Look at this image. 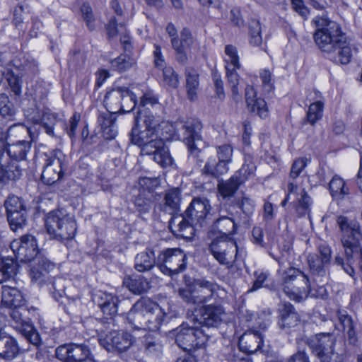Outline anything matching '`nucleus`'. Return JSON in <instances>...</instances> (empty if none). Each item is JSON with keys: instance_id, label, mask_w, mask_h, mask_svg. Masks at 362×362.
Returning <instances> with one entry per match:
<instances>
[{"instance_id": "nucleus-11", "label": "nucleus", "mask_w": 362, "mask_h": 362, "mask_svg": "<svg viewBox=\"0 0 362 362\" xmlns=\"http://www.w3.org/2000/svg\"><path fill=\"white\" fill-rule=\"evenodd\" d=\"M186 255L179 248H168L161 251L156 258V265L164 274H177L186 268Z\"/></svg>"}, {"instance_id": "nucleus-12", "label": "nucleus", "mask_w": 362, "mask_h": 362, "mask_svg": "<svg viewBox=\"0 0 362 362\" xmlns=\"http://www.w3.org/2000/svg\"><path fill=\"white\" fill-rule=\"evenodd\" d=\"M206 336L197 325L183 323L177 329L175 341L184 351H189L205 343Z\"/></svg>"}, {"instance_id": "nucleus-57", "label": "nucleus", "mask_w": 362, "mask_h": 362, "mask_svg": "<svg viewBox=\"0 0 362 362\" xmlns=\"http://www.w3.org/2000/svg\"><path fill=\"white\" fill-rule=\"evenodd\" d=\"M81 12L88 28L93 30L95 29V17L91 7L88 4H83L81 7Z\"/></svg>"}, {"instance_id": "nucleus-32", "label": "nucleus", "mask_w": 362, "mask_h": 362, "mask_svg": "<svg viewBox=\"0 0 362 362\" xmlns=\"http://www.w3.org/2000/svg\"><path fill=\"white\" fill-rule=\"evenodd\" d=\"M119 301L117 296L106 292L100 293L97 300L103 314L110 317L117 313Z\"/></svg>"}, {"instance_id": "nucleus-20", "label": "nucleus", "mask_w": 362, "mask_h": 362, "mask_svg": "<svg viewBox=\"0 0 362 362\" xmlns=\"http://www.w3.org/2000/svg\"><path fill=\"white\" fill-rule=\"evenodd\" d=\"M211 204L206 198L196 197L192 199L185 211L187 217L202 227L211 222L214 214L211 213Z\"/></svg>"}, {"instance_id": "nucleus-24", "label": "nucleus", "mask_w": 362, "mask_h": 362, "mask_svg": "<svg viewBox=\"0 0 362 362\" xmlns=\"http://www.w3.org/2000/svg\"><path fill=\"white\" fill-rule=\"evenodd\" d=\"M200 317L191 316L189 320L197 325H204L208 327H218L223 320L224 310L221 305L210 304L202 307L199 310Z\"/></svg>"}, {"instance_id": "nucleus-27", "label": "nucleus", "mask_w": 362, "mask_h": 362, "mask_svg": "<svg viewBox=\"0 0 362 362\" xmlns=\"http://www.w3.org/2000/svg\"><path fill=\"white\" fill-rule=\"evenodd\" d=\"M278 313V325L281 329L288 331L297 326L300 322L298 314L293 305L288 302L279 305Z\"/></svg>"}, {"instance_id": "nucleus-51", "label": "nucleus", "mask_w": 362, "mask_h": 362, "mask_svg": "<svg viewBox=\"0 0 362 362\" xmlns=\"http://www.w3.org/2000/svg\"><path fill=\"white\" fill-rule=\"evenodd\" d=\"M225 53L227 56L226 59V66H233V69H240V64L235 47L228 45L225 47Z\"/></svg>"}, {"instance_id": "nucleus-4", "label": "nucleus", "mask_w": 362, "mask_h": 362, "mask_svg": "<svg viewBox=\"0 0 362 362\" xmlns=\"http://www.w3.org/2000/svg\"><path fill=\"white\" fill-rule=\"evenodd\" d=\"M277 273L282 290L288 298L296 302H301L308 298L311 285L308 276L303 272L291 266L284 268L279 263Z\"/></svg>"}, {"instance_id": "nucleus-47", "label": "nucleus", "mask_w": 362, "mask_h": 362, "mask_svg": "<svg viewBox=\"0 0 362 362\" xmlns=\"http://www.w3.org/2000/svg\"><path fill=\"white\" fill-rule=\"evenodd\" d=\"M135 60L127 54H121L111 61V66L119 71H125L135 64Z\"/></svg>"}, {"instance_id": "nucleus-14", "label": "nucleus", "mask_w": 362, "mask_h": 362, "mask_svg": "<svg viewBox=\"0 0 362 362\" xmlns=\"http://www.w3.org/2000/svg\"><path fill=\"white\" fill-rule=\"evenodd\" d=\"M177 126H180L179 130L181 132L182 140L187 146L190 156L197 158L200 153L199 146L202 143L201 122L191 119L177 123Z\"/></svg>"}, {"instance_id": "nucleus-26", "label": "nucleus", "mask_w": 362, "mask_h": 362, "mask_svg": "<svg viewBox=\"0 0 362 362\" xmlns=\"http://www.w3.org/2000/svg\"><path fill=\"white\" fill-rule=\"evenodd\" d=\"M195 226L197 224L187 217L185 214L173 216L169 222L170 231L176 236L186 239L193 237Z\"/></svg>"}, {"instance_id": "nucleus-25", "label": "nucleus", "mask_w": 362, "mask_h": 362, "mask_svg": "<svg viewBox=\"0 0 362 362\" xmlns=\"http://www.w3.org/2000/svg\"><path fill=\"white\" fill-rule=\"evenodd\" d=\"M288 194L295 196L296 201V209L300 216H304L310 211L311 199L308 195L304 187L298 180H290L288 183Z\"/></svg>"}, {"instance_id": "nucleus-59", "label": "nucleus", "mask_w": 362, "mask_h": 362, "mask_svg": "<svg viewBox=\"0 0 362 362\" xmlns=\"http://www.w3.org/2000/svg\"><path fill=\"white\" fill-rule=\"evenodd\" d=\"M343 332L349 344L356 345L358 342V335L356 331V322L354 321L346 327Z\"/></svg>"}, {"instance_id": "nucleus-8", "label": "nucleus", "mask_w": 362, "mask_h": 362, "mask_svg": "<svg viewBox=\"0 0 362 362\" xmlns=\"http://www.w3.org/2000/svg\"><path fill=\"white\" fill-rule=\"evenodd\" d=\"M336 337L331 332H321L310 337L307 344L322 362H343V355L334 351Z\"/></svg>"}, {"instance_id": "nucleus-15", "label": "nucleus", "mask_w": 362, "mask_h": 362, "mask_svg": "<svg viewBox=\"0 0 362 362\" xmlns=\"http://www.w3.org/2000/svg\"><path fill=\"white\" fill-rule=\"evenodd\" d=\"M126 99L129 100V105H127V107L134 110L137 105L136 94L128 88L118 86L107 92L104 103L108 112L117 113L124 110V105L122 103V100Z\"/></svg>"}, {"instance_id": "nucleus-52", "label": "nucleus", "mask_w": 362, "mask_h": 362, "mask_svg": "<svg viewBox=\"0 0 362 362\" xmlns=\"http://www.w3.org/2000/svg\"><path fill=\"white\" fill-rule=\"evenodd\" d=\"M15 114L13 103L6 94H0V115L3 117H11Z\"/></svg>"}, {"instance_id": "nucleus-16", "label": "nucleus", "mask_w": 362, "mask_h": 362, "mask_svg": "<svg viewBox=\"0 0 362 362\" xmlns=\"http://www.w3.org/2000/svg\"><path fill=\"white\" fill-rule=\"evenodd\" d=\"M216 149L218 161L215 158H210L202 169L204 174L214 177H218L228 172V165L231 163L233 157V148L228 144L217 146Z\"/></svg>"}, {"instance_id": "nucleus-23", "label": "nucleus", "mask_w": 362, "mask_h": 362, "mask_svg": "<svg viewBox=\"0 0 362 362\" xmlns=\"http://www.w3.org/2000/svg\"><path fill=\"white\" fill-rule=\"evenodd\" d=\"M267 325H260L259 329H250L244 332L238 340V347L240 351L252 354L262 349L264 344L263 332L267 329Z\"/></svg>"}, {"instance_id": "nucleus-6", "label": "nucleus", "mask_w": 362, "mask_h": 362, "mask_svg": "<svg viewBox=\"0 0 362 362\" xmlns=\"http://www.w3.org/2000/svg\"><path fill=\"white\" fill-rule=\"evenodd\" d=\"M45 226L47 233L53 238L64 241L73 239L76 233V223L74 217L62 210L50 211L46 217Z\"/></svg>"}, {"instance_id": "nucleus-37", "label": "nucleus", "mask_w": 362, "mask_h": 362, "mask_svg": "<svg viewBox=\"0 0 362 362\" xmlns=\"http://www.w3.org/2000/svg\"><path fill=\"white\" fill-rule=\"evenodd\" d=\"M242 184L243 179L238 176V174H234L230 179L219 182L218 185V192L224 198L230 197Z\"/></svg>"}, {"instance_id": "nucleus-58", "label": "nucleus", "mask_w": 362, "mask_h": 362, "mask_svg": "<svg viewBox=\"0 0 362 362\" xmlns=\"http://www.w3.org/2000/svg\"><path fill=\"white\" fill-rule=\"evenodd\" d=\"M254 276L255 277V280L252 288L249 290V291H255L262 287H267V284H266L269 274L267 272H255L254 273Z\"/></svg>"}, {"instance_id": "nucleus-31", "label": "nucleus", "mask_w": 362, "mask_h": 362, "mask_svg": "<svg viewBox=\"0 0 362 362\" xmlns=\"http://www.w3.org/2000/svg\"><path fill=\"white\" fill-rule=\"evenodd\" d=\"M19 353V347L16 339L6 332H0V357L13 359Z\"/></svg>"}, {"instance_id": "nucleus-28", "label": "nucleus", "mask_w": 362, "mask_h": 362, "mask_svg": "<svg viewBox=\"0 0 362 362\" xmlns=\"http://www.w3.org/2000/svg\"><path fill=\"white\" fill-rule=\"evenodd\" d=\"M32 262L30 270L32 280L39 284L45 282L48 273L54 269V264L44 256H39Z\"/></svg>"}, {"instance_id": "nucleus-5", "label": "nucleus", "mask_w": 362, "mask_h": 362, "mask_svg": "<svg viewBox=\"0 0 362 362\" xmlns=\"http://www.w3.org/2000/svg\"><path fill=\"white\" fill-rule=\"evenodd\" d=\"M337 223L342 233L341 241L347 260H353L354 256L358 254V267L362 272V248L360 247L362 232L359 223L344 216H338Z\"/></svg>"}, {"instance_id": "nucleus-18", "label": "nucleus", "mask_w": 362, "mask_h": 362, "mask_svg": "<svg viewBox=\"0 0 362 362\" xmlns=\"http://www.w3.org/2000/svg\"><path fill=\"white\" fill-rule=\"evenodd\" d=\"M56 356L64 362H98L85 344H69L59 346Z\"/></svg>"}, {"instance_id": "nucleus-46", "label": "nucleus", "mask_w": 362, "mask_h": 362, "mask_svg": "<svg viewBox=\"0 0 362 362\" xmlns=\"http://www.w3.org/2000/svg\"><path fill=\"white\" fill-rule=\"evenodd\" d=\"M308 262L310 271L319 276H323L325 274V267L328 264L324 262V260L320 258L317 255L310 254L308 256Z\"/></svg>"}, {"instance_id": "nucleus-53", "label": "nucleus", "mask_w": 362, "mask_h": 362, "mask_svg": "<svg viewBox=\"0 0 362 362\" xmlns=\"http://www.w3.org/2000/svg\"><path fill=\"white\" fill-rule=\"evenodd\" d=\"M163 81L169 86L177 88L179 85L178 74L171 66H167L163 69Z\"/></svg>"}, {"instance_id": "nucleus-44", "label": "nucleus", "mask_w": 362, "mask_h": 362, "mask_svg": "<svg viewBox=\"0 0 362 362\" xmlns=\"http://www.w3.org/2000/svg\"><path fill=\"white\" fill-rule=\"evenodd\" d=\"M226 76L228 84L231 88L233 99L238 100L240 98L239 94L238 85L240 82L239 76L236 71L238 69H233V66H226Z\"/></svg>"}, {"instance_id": "nucleus-33", "label": "nucleus", "mask_w": 362, "mask_h": 362, "mask_svg": "<svg viewBox=\"0 0 362 362\" xmlns=\"http://www.w3.org/2000/svg\"><path fill=\"white\" fill-rule=\"evenodd\" d=\"M180 190L177 188L171 189L165 194L160 209L173 216H176L175 214L180 211Z\"/></svg>"}, {"instance_id": "nucleus-43", "label": "nucleus", "mask_w": 362, "mask_h": 362, "mask_svg": "<svg viewBox=\"0 0 362 362\" xmlns=\"http://www.w3.org/2000/svg\"><path fill=\"white\" fill-rule=\"evenodd\" d=\"M140 110L148 111L151 107L153 109H160L161 105L158 102L157 96L152 91H146L140 97L139 103Z\"/></svg>"}, {"instance_id": "nucleus-42", "label": "nucleus", "mask_w": 362, "mask_h": 362, "mask_svg": "<svg viewBox=\"0 0 362 362\" xmlns=\"http://www.w3.org/2000/svg\"><path fill=\"white\" fill-rule=\"evenodd\" d=\"M248 42L252 47L262 45V27L259 21L253 19L249 23Z\"/></svg>"}, {"instance_id": "nucleus-60", "label": "nucleus", "mask_w": 362, "mask_h": 362, "mask_svg": "<svg viewBox=\"0 0 362 362\" xmlns=\"http://www.w3.org/2000/svg\"><path fill=\"white\" fill-rule=\"evenodd\" d=\"M230 20L233 25L239 28H243L245 25V21L240 9L238 8H233L230 10Z\"/></svg>"}, {"instance_id": "nucleus-56", "label": "nucleus", "mask_w": 362, "mask_h": 362, "mask_svg": "<svg viewBox=\"0 0 362 362\" xmlns=\"http://www.w3.org/2000/svg\"><path fill=\"white\" fill-rule=\"evenodd\" d=\"M308 161L306 158H300L294 161L291 169L290 180H298L299 175L307 165Z\"/></svg>"}, {"instance_id": "nucleus-64", "label": "nucleus", "mask_w": 362, "mask_h": 362, "mask_svg": "<svg viewBox=\"0 0 362 362\" xmlns=\"http://www.w3.org/2000/svg\"><path fill=\"white\" fill-rule=\"evenodd\" d=\"M24 112L28 119L33 124H40L42 121V115L40 114L37 108L25 110Z\"/></svg>"}, {"instance_id": "nucleus-3", "label": "nucleus", "mask_w": 362, "mask_h": 362, "mask_svg": "<svg viewBox=\"0 0 362 362\" xmlns=\"http://www.w3.org/2000/svg\"><path fill=\"white\" fill-rule=\"evenodd\" d=\"M166 313L149 298H141L132 306L127 314L129 323L135 329L157 331L165 321Z\"/></svg>"}, {"instance_id": "nucleus-17", "label": "nucleus", "mask_w": 362, "mask_h": 362, "mask_svg": "<svg viewBox=\"0 0 362 362\" xmlns=\"http://www.w3.org/2000/svg\"><path fill=\"white\" fill-rule=\"evenodd\" d=\"M11 249L21 262H30L39 256L38 246L35 236L26 234L11 243Z\"/></svg>"}, {"instance_id": "nucleus-29", "label": "nucleus", "mask_w": 362, "mask_h": 362, "mask_svg": "<svg viewBox=\"0 0 362 362\" xmlns=\"http://www.w3.org/2000/svg\"><path fill=\"white\" fill-rule=\"evenodd\" d=\"M211 222L213 223L214 228L221 233L231 235L235 233L236 225L226 211L218 210L217 216L214 214Z\"/></svg>"}, {"instance_id": "nucleus-41", "label": "nucleus", "mask_w": 362, "mask_h": 362, "mask_svg": "<svg viewBox=\"0 0 362 362\" xmlns=\"http://www.w3.org/2000/svg\"><path fill=\"white\" fill-rule=\"evenodd\" d=\"M18 269L12 258L0 257V284L13 276Z\"/></svg>"}, {"instance_id": "nucleus-22", "label": "nucleus", "mask_w": 362, "mask_h": 362, "mask_svg": "<svg viewBox=\"0 0 362 362\" xmlns=\"http://www.w3.org/2000/svg\"><path fill=\"white\" fill-rule=\"evenodd\" d=\"M100 344L107 351H127L133 343L132 334L124 332L111 331L98 339Z\"/></svg>"}, {"instance_id": "nucleus-1", "label": "nucleus", "mask_w": 362, "mask_h": 362, "mask_svg": "<svg viewBox=\"0 0 362 362\" xmlns=\"http://www.w3.org/2000/svg\"><path fill=\"white\" fill-rule=\"evenodd\" d=\"M135 126L131 132V141L141 147L142 153L153 155V159L160 166L165 168L173 165V160L170 155L165 140L168 137L164 135V129L172 127L150 111L140 110L134 118Z\"/></svg>"}, {"instance_id": "nucleus-50", "label": "nucleus", "mask_w": 362, "mask_h": 362, "mask_svg": "<svg viewBox=\"0 0 362 362\" xmlns=\"http://www.w3.org/2000/svg\"><path fill=\"white\" fill-rule=\"evenodd\" d=\"M247 106L250 110L258 115L261 118H266L269 115V110L266 102L262 98H257Z\"/></svg>"}, {"instance_id": "nucleus-9", "label": "nucleus", "mask_w": 362, "mask_h": 362, "mask_svg": "<svg viewBox=\"0 0 362 362\" xmlns=\"http://www.w3.org/2000/svg\"><path fill=\"white\" fill-rule=\"evenodd\" d=\"M30 143L26 141H18L16 144H8L2 147L1 153L3 154L4 161L1 159L0 163H4V168L6 171H13L16 166L18 171V175L15 177H8L4 182H0V187L4 186L9 180H17L20 178L22 175V170L18 165V160H25L28 152L30 149Z\"/></svg>"}, {"instance_id": "nucleus-19", "label": "nucleus", "mask_w": 362, "mask_h": 362, "mask_svg": "<svg viewBox=\"0 0 362 362\" xmlns=\"http://www.w3.org/2000/svg\"><path fill=\"white\" fill-rule=\"evenodd\" d=\"M7 218L11 228L16 230L26 223V208L22 199L15 195L9 196L4 202Z\"/></svg>"}, {"instance_id": "nucleus-39", "label": "nucleus", "mask_w": 362, "mask_h": 362, "mask_svg": "<svg viewBox=\"0 0 362 362\" xmlns=\"http://www.w3.org/2000/svg\"><path fill=\"white\" fill-rule=\"evenodd\" d=\"M148 282L141 276H127L123 285L134 294H141L148 289Z\"/></svg>"}, {"instance_id": "nucleus-38", "label": "nucleus", "mask_w": 362, "mask_h": 362, "mask_svg": "<svg viewBox=\"0 0 362 362\" xmlns=\"http://www.w3.org/2000/svg\"><path fill=\"white\" fill-rule=\"evenodd\" d=\"M185 76L187 97L190 100H194L197 98L199 86V74L194 69L187 67L185 69Z\"/></svg>"}, {"instance_id": "nucleus-48", "label": "nucleus", "mask_w": 362, "mask_h": 362, "mask_svg": "<svg viewBox=\"0 0 362 362\" xmlns=\"http://www.w3.org/2000/svg\"><path fill=\"white\" fill-rule=\"evenodd\" d=\"M58 122L59 120L55 114L45 112L42 113V121H41L40 124H42V126L48 135L54 136V127Z\"/></svg>"}, {"instance_id": "nucleus-54", "label": "nucleus", "mask_w": 362, "mask_h": 362, "mask_svg": "<svg viewBox=\"0 0 362 362\" xmlns=\"http://www.w3.org/2000/svg\"><path fill=\"white\" fill-rule=\"evenodd\" d=\"M259 77L262 81L263 88L269 93L274 90V78L272 71L268 69H264L259 71Z\"/></svg>"}, {"instance_id": "nucleus-7", "label": "nucleus", "mask_w": 362, "mask_h": 362, "mask_svg": "<svg viewBox=\"0 0 362 362\" xmlns=\"http://www.w3.org/2000/svg\"><path fill=\"white\" fill-rule=\"evenodd\" d=\"M217 288L218 285L214 282L197 279L179 288L178 295L185 303L198 305L210 301Z\"/></svg>"}, {"instance_id": "nucleus-55", "label": "nucleus", "mask_w": 362, "mask_h": 362, "mask_svg": "<svg viewBox=\"0 0 362 362\" xmlns=\"http://www.w3.org/2000/svg\"><path fill=\"white\" fill-rule=\"evenodd\" d=\"M124 24L117 23L115 17L112 18L106 25L107 34L110 38L116 36L117 34L124 33Z\"/></svg>"}, {"instance_id": "nucleus-13", "label": "nucleus", "mask_w": 362, "mask_h": 362, "mask_svg": "<svg viewBox=\"0 0 362 362\" xmlns=\"http://www.w3.org/2000/svg\"><path fill=\"white\" fill-rule=\"evenodd\" d=\"M65 156L60 150H55L50 153L46 159V163L42 173V182L51 185L61 180L66 171Z\"/></svg>"}, {"instance_id": "nucleus-35", "label": "nucleus", "mask_w": 362, "mask_h": 362, "mask_svg": "<svg viewBox=\"0 0 362 362\" xmlns=\"http://www.w3.org/2000/svg\"><path fill=\"white\" fill-rule=\"evenodd\" d=\"M156 264V259L154 252L151 250L141 252L135 257L134 267L139 272H148Z\"/></svg>"}, {"instance_id": "nucleus-61", "label": "nucleus", "mask_w": 362, "mask_h": 362, "mask_svg": "<svg viewBox=\"0 0 362 362\" xmlns=\"http://www.w3.org/2000/svg\"><path fill=\"white\" fill-rule=\"evenodd\" d=\"M145 350L148 354H155L161 351V344L156 339L147 337L144 342Z\"/></svg>"}, {"instance_id": "nucleus-36", "label": "nucleus", "mask_w": 362, "mask_h": 362, "mask_svg": "<svg viewBox=\"0 0 362 362\" xmlns=\"http://www.w3.org/2000/svg\"><path fill=\"white\" fill-rule=\"evenodd\" d=\"M329 189L334 199L341 200L349 194L345 181L338 175H334L329 183Z\"/></svg>"}, {"instance_id": "nucleus-10", "label": "nucleus", "mask_w": 362, "mask_h": 362, "mask_svg": "<svg viewBox=\"0 0 362 362\" xmlns=\"http://www.w3.org/2000/svg\"><path fill=\"white\" fill-rule=\"evenodd\" d=\"M209 252L219 264L232 267L237 259L242 257L243 251L233 240L216 238L209 245Z\"/></svg>"}, {"instance_id": "nucleus-30", "label": "nucleus", "mask_w": 362, "mask_h": 362, "mask_svg": "<svg viewBox=\"0 0 362 362\" xmlns=\"http://www.w3.org/2000/svg\"><path fill=\"white\" fill-rule=\"evenodd\" d=\"M116 112L101 113L98 117V122L101 127L103 136L107 140L115 138L117 133L116 125Z\"/></svg>"}, {"instance_id": "nucleus-34", "label": "nucleus", "mask_w": 362, "mask_h": 362, "mask_svg": "<svg viewBox=\"0 0 362 362\" xmlns=\"http://www.w3.org/2000/svg\"><path fill=\"white\" fill-rule=\"evenodd\" d=\"M1 303L8 308L20 307V305H23L24 298L18 289L4 286L2 287Z\"/></svg>"}, {"instance_id": "nucleus-21", "label": "nucleus", "mask_w": 362, "mask_h": 362, "mask_svg": "<svg viewBox=\"0 0 362 362\" xmlns=\"http://www.w3.org/2000/svg\"><path fill=\"white\" fill-rule=\"evenodd\" d=\"M171 44L175 52L177 61L182 64H185L188 61L186 49L197 52L199 48V42L194 39L191 32L184 28L180 33V39L178 37L171 38Z\"/></svg>"}, {"instance_id": "nucleus-63", "label": "nucleus", "mask_w": 362, "mask_h": 362, "mask_svg": "<svg viewBox=\"0 0 362 362\" xmlns=\"http://www.w3.org/2000/svg\"><path fill=\"white\" fill-rule=\"evenodd\" d=\"M137 210L141 213H146L150 209V201L141 196L140 194L134 201Z\"/></svg>"}, {"instance_id": "nucleus-49", "label": "nucleus", "mask_w": 362, "mask_h": 362, "mask_svg": "<svg viewBox=\"0 0 362 362\" xmlns=\"http://www.w3.org/2000/svg\"><path fill=\"white\" fill-rule=\"evenodd\" d=\"M30 344L35 346L41 344V339L37 331L32 324L25 325V327L19 332Z\"/></svg>"}, {"instance_id": "nucleus-2", "label": "nucleus", "mask_w": 362, "mask_h": 362, "mask_svg": "<svg viewBox=\"0 0 362 362\" xmlns=\"http://www.w3.org/2000/svg\"><path fill=\"white\" fill-rule=\"evenodd\" d=\"M312 22L316 27L313 38L321 52L329 55L338 52L339 62L342 64L349 63L352 50L341 25L325 16H316Z\"/></svg>"}, {"instance_id": "nucleus-40", "label": "nucleus", "mask_w": 362, "mask_h": 362, "mask_svg": "<svg viewBox=\"0 0 362 362\" xmlns=\"http://www.w3.org/2000/svg\"><path fill=\"white\" fill-rule=\"evenodd\" d=\"M27 312V309L22 307V305H20V307H13V308L11 309L9 311L11 325L18 332L25 328V325L30 324L24 316Z\"/></svg>"}, {"instance_id": "nucleus-62", "label": "nucleus", "mask_w": 362, "mask_h": 362, "mask_svg": "<svg viewBox=\"0 0 362 362\" xmlns=\"http://www.w3.org/2000/svg\"><path fill=\"white\" fill-rule=\"evenodd\" d=\"M293 8L303 18L306 19L310 13V10L305 6L303 0H291Z\"/></svg>"}, {"instance_id": "nucleus-45", "label": "nucleus", "mask_w": 362, "mask_h": 362, "mask_svg": "<svg viewBox=\"0 0 362 362\" xmlns=\"http://www.w3.org/2000/svg\"><path fill=\"white\" fill-rule=\"evenodd\" d=\"M324 103L322 101H317L311 103L307 112L308 122L314 125L322 117Z\"/></svg>"}]
</instances>
